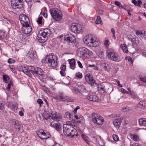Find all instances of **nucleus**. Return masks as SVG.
<instances>
[{"instance_id":"f257e3e1","label":"nucleus","mask_w":146,"mask_h":146,"mask_svg":"<svg viewBox=\"0 0 146 146\" xmlns=\"http://www.w3.org/2000/svg\"><path fill=\"white\" fill-rule=\"evenodd\" d=\"M83 41L88 46L96 47L100 44V42L97 38L92 35H89L84 37Z\"/></svg>"},{"instance_id":"f03ea898","label":"nucleus","mask_w":146,"mask_h":146,"mask_svg":"<svg viewBox=\"0 0 146 146\" xmlns=\"http://www.w3.org/2000/svg\"><path fill=\"white\" fill-rule=\"evenodd\" d=\"M107 55L111 60L115 62H119L123 58L118 55L113 49L109 50L107 51Z\"/></svg>"},{"instance_id":"7ed1b4c3","label":"nucleus","mask_w":146,"mask_h":146,"mask_svg":"<svg viewBox=\"0 0 146 146\" xmlns=\"http://www.w3.org/2000/svg\"><path fill=\"white\" fill-rule=\"evenodd\" d=\"M50 12L54 20L59 21L61 19L62 16V13L56 8H52L50 9Z\"/></svg>"},{"instance_id":"20e7f679","label":"nucleus","mask_w":146,"mask_h":146,"mask_svg":"<svg viewBox=\"0 0 146 146\" xmlns=\"http://www.w3.org/2000/svg\"><path fill=\"white\" fill-rule=\"evenodd\" d=\"M92 121L94 123L100 125L102 124L104 122L103 118L100 115L95 113H93L91 115Z\"/></svg>"},{"instance_id":"39448f33","label":"nucleus","mask_w":146,"mask_h":146,"mask_svg":"<svg viewBox=\"0 0 146 146\" xmlns=\"http://www.w3.org/2000/svg\"><path fill=\"white\" fill-rule=\"evenodd\" d=\"M58 58L55 56L49 55L48 57L47 63L49 66L56 67L57 64Z\"/></svg>"},{"instance_id":"423d86ee","label":"nucleus","mask_w":146,"mask_h":146,"mask_svg":"<svg viewBox=\"0 0 146 146\" xmlns=\"http://www.w3.org/2000/svg\"><path fill=\"white\" fill-rule=\"evenodd\" d=\"M86 90L85 87L83 85L76 86L72 89V91L74 93L78 94H82V92H85Z\"/></svg>"},{"instance_id":"0eeeda50","label":"nucleus","mask_w":146,"mask_h":146,"mask_svg":"<svg viewBox=\"0 0 146 146\" xmlns=\"http://www.w3.org/2000/svg\"><path fill=\"white\" fill-rule=\"evenodd\" d=\"M51 34V31L49 29L45 28L40 30L39 31L38 35L42 36L43 38H47Z\"/></svg>"},{"instance_id":"6e6552de","label":"nucleus","mask_w":146,"mask_h":146,"mask_svg":"<svg viewBox=\"0 0 146 146\" xmlns=\"http://www.w3.org/2000/svg\"><path fill=\"white\" fill-rule=\"evenodd\" d=\"M19 19L21 22L22 26L24 25H28L30 24V21L28 17L25 15L22 14L19 16Z\"/></svg>"},{"instance_id":"1a4fd4ad","label":"nucleus","mask_w":146,"mask_h":146,"mask_svg":"<svg viewBox=\"0 0 146 146\" xmlns=\"http://www.w3.org/2000/svg\"><path fill=\"white\" fill-rule=\"evenodd\" d=\"M22 0H12L11 5L15 9L21 8L23 7Z\"/></svg>"},{"instance_id":"9d476101","label":"nucleus","mask_w":146,"mask_h":146,"mask_svg":"<svg viewBox=\"0 0 146 146\" xmlns=\"http://www.w3.org/2000/svg\"><path fill=\"white\" fill-rule=\"evenodd\" d=\"M64 38L70 45H72L75 42V38L74 36L71 34L66 35L64 37Z\"/></svg>"},{"instance_id":"9b49d317","label":"nucleus","mask_w":146,"mask_h":146,"mask_svg":"<svg viewBox=\"0 0 146 146\" xmlns=\"http://www.w3.org/2000/svg\"><path fill=\"white\" fill-rule=\"evenodd\" d=\"M71 30L74 33H77L80 32L82 30V27L79 24H73L71 27Z\"/></svg>"},{"instance_id":"f8f14e48","label":"nucleus","mask_w":146,"mask_h":146,"mask_svg":"<svg viewBox=\"0 0 146 146\" xmlns=\"http://www.w3.org/2000/svg\"><path fill=\"white\" fill-rule=\"evenodd\" d=\"M73 127L66 124L63 125V131L65 135L69 136L71 131L72 130Z\"/></svg>"},{"instance_id":"ddd939ff","label":"nucleus","mask_w":146,"mask_h":146,"mask_svg":"<svg viewBox=\"0 0 146 146\" xmlns=\"http://www.w3.org/2000/svg\"><path fill=\"white\" fill-rule=\"evenodd\" d=\"M51 118L54 121H60L62 120V116L61 114L57 113L56 112L52 113Z\"/></svg>"},{"instance_id":"4468645a","label":"nucleus","mask_w":146,"mask_h":146,"mask_svg":"<svg viewBox=\"0 0 146 146\" xmlns=\"http://www.w3.org/2000/svg\"><path fill=\"white\" fill-rule=\"evenodd\" d=\"M86 98L90 101L94 102H98L100 100L98 97L96 95L92 93L88 94Z\"/></svg>"},{"instance_id":"2eb2a0df","label":"nucleus","mask_w":146,"mask_h":146,"mask_svg":"<svg viewBox=\"0 0 146 146\" xmlns=\"http://www.w3.org/2000/svg\"><path fill=\"white\" fill-rule=\"evenodd\" d=\"M30 24L28 25H25L22 26V31L25 34H29L32 31V27L30 25Z\"/></svg>"},{"instance_id":"dca6fc26","label":"nucleus","mask_w":146,"mask_h":146,"mask_svg":"<svg viewBox=\"0 0 146 146\" xmlns=\"http://www.w3.org/2000/svg\"><path fill=\"white\" fill-rule=\"evenodd\" d=\"M79 51L80 54L84 57H87L89 56V50L87 48L84 47H82L79 48Z\"/></svg>"},{"instance_id":"f3484780","label":"nucleus","mask_w":146,"mask_h":146,"mask_svg":"<svg viewBox=\"0 0 146 146\" xmlns=\"http://www.w3.org/2000/svg\"><path fill=\"white\" fill-rule=\"evenodd\" d=\"M36 76H41V77H44V72L43 70L40 68L37 67L35 69V71L34 74Z\"/></svg>"},{"instance_id":"a211bd4d","label":"nucleus","mask_w":146,"mask_h":146,"mask_svg":"<svg viewBox=\"0 0 146 146\" xmlns=\"http://www.w3.org/2000/svg\"><path fill=\"white\" fill-rule=\"evenodd\" d=\"M128 38L134 44L137 45L139 44V40L138 38L136 36L134 35L133 37L131 36V37H128Z\"/></svg>"},{"instance_id":"6ab92c4d","label":"nucleus","mask_w":146,"mask_h":146,"mask_svg":"<svg viewBox=\"0 0 146 146\" xmlns=\"http://www.w3.org/2000/svg\"><path fill=\"white\" fill-rule=\"evenodd\" d=\"M122 120V119L121 118L115 119L113 121L114 126L117 127H119L121 125Z\"/></svg>"},{"instance_id":"aec40b11","label":"nucleus","mask_w":146,"mask_h":146,"mask_svg":"<svg viewBox=\"0 0 146 146\" xmlns=\"http://www.w3.org/2000/svg\"><path fill=\"white\" fill-rule=\"evenodd\" d=\"M50 126L54 127L56 130L60 131L61 129L62 126L59 123H51L50 124Z\"/></svg>"},{"instance_id":"412c9836","label":"nucleus","mask_w":146,"mask_h":146,"mask_svg":"<svg viewBox=\"0 0 146 146\" xmlns=\"http://www.w3.org/2000/svg\"><path fill=\"white\" fill-rule=\"evenodd\" d=\"M85 79L88 82H91V84L92 83L94 84L95 82L94 80L92 77L91 76L90 74H88L86 76Z\"/></svg>"},{"instance_id":"4be33fe9","label":"nucleus","mask_w":146,"mask_h":146,"mask_svg":"<svg viewBox=\"0 0 146 146\" xmlns=\"http://www.w3.org/2000/svg\"><path fill=\"white\" fill-rule=\"evenodd\" d=\"M37 134L38 137L42 140L45 139V137L44 135V132L42 129H40L37 131Z\"/></svg>"},{"instance_id":"5701e85b","label":"nucleus","mask_w":146,"mask_h":146,"mask_svg":"<svg viewBox=\"0 0 146 146\" xmlns=\"http://www.w3.org/2000/svg\"><path fill=\"white\" fill-rule=\"evenodd\" d=\"M99 92L101 94H103L105 92V88L104 86L101 85H99L98 87Z\"/></svg>"},{"instance_id":"b1692460","label":"nucleus","mask_w":146,"mask_h":146,"mask_svg":"<svg viewBox=\"0 0 146 146\" xmlns=\"http://www.w3.org/2000/svg\"><path fill=\"white\" fill-rule=\"evenodd\" d=\"M139 123L141 125L146 126V118H143L139 119Z\"/></svg>"},{"instance_id":"393cba45","label":"nucleus","mask_w":146,"mask_h":146,"mask_svg":"<svg viewBox=\"0 0 146 146\" xmlns=\"http://www.w3.org/2000/svg\"><path fill=\"white\" fill-rule=\"evenodd\" d=\"M61 70L60 72V74L62 76H64L65 71L66 70V66L65 65H62L60 68Z\"/></svg>"},{"instance_id":"a878e982","label":"nucleus","mask_w":146,"mask_h":146,"mask_svg":"<svg viewBox=\"0 0 146 146\" xmlns=\"http://www.w3.org/2000/svg\"><path fill=\"white\" fill-rule=\"evenodd\" d=\"M139 107L141 109L146 108V102L144 101H141L138 104Z\"/></svg>"},{"instance_id":"bb28decb","label":"nucleus","mask_w":146,"mask_h":146,"mask_svg":"<svg viewBox=\"0 0 146 146\" xmlns=\"http://www.w3.org/2000/svg\"><path fill=\"white\" fill-rule=\"evenodd\" d=\"M78 134L76 130L73 127L72 130L71 131L69 136L71 137L74 136V135L76 136Z\"/></svg>"},{"instance_id":"cd10ccee","label":"nucleus","mask_w":146,"mask_h":146,"mask_svg":"<svg viewBox=\"0 0 146 146\" xmlns=\"http://www.w3.org/2000/svg\"><path fill=\"white\" fill-rule=\"evenodd\" d=\"M75 120H72L71 121H69L66 122V125H69L71 127H73L76 126V123Z\"/></svg>"},{"instance_id":"c85d7f7f","label":"nucleus","mask_w":146,"mask_h":146,"mask_svg":"<svg viewBox=\"0 0 146 146\" xmlns=\"http://www.w3.org/2000/svg\"><path fill=\"white\" fill-rule=\"evenodd\" d=\"M120 47L121 48L124 52L125 53H127L128 52V50L127 48V45L125 44H121Z\"/></svg>"},{"instance_id":"c756f323","label":"nucleus","mask_w":146,"mask_h":146,"mask_svg":"<svg viewBox=\"0 0 146 146\" xmlns=\"http://www.w3.org/2000/svg\"><path fill=\"white\" fill-rule=\"evenodd\" d=\"M36 68V67H34L31 66L28 67V70L29 73V72H31V73L34 75L35 71Z\"/></svg>"},{"instance_id":"7c9ffc66","label":"nucleus","mask_w":146,"mask_h":146,"mask_svg":"<svg viewBox=\"0 0 146 146\" xmlns=\"http://www.w3.org/2000/svg\"><path fill=\"white\" fill-rule=\"evenodd\" d=\"M130 137L135 141H138L139 140V137L136 135H133L132 134H130Z\"/></svg>"},{"instance_id":"2f4dec72","label":"nucleus","mask_w":146,"mask_h":146,"mask_svg":"<svg viewBox=\"0 0 146 146\" xmlns=\"http://www.w3.org/2000/svg\"><path fill=\"white\" fill-rule=\"evenodd\" d=\"M74 117H75L74 119H76L74 120L78 122H80L81 120L83 119V117L82 116L80 115L79 116L76 114L74 115Z\"/></svg>"},{"instance_id":"473e14b6","label":"nucleus","mask_w":146,"mask_h":146,"mask_svg":"<svg viewBox=\"0 0 146 146\" xmlns=\"http://www.w3.org/2000/svg\"><path fill=\"white\" fill-rule=\"evenodd\" d=\"M72 114H71L70 112L68 111L65 113V117L68 119L70 120L73 118Z\"/></svg>"},{"instance_id":"72a5a7b5","label":"nucleus","mask_w":146,"mask_h":146,"mask_svg":"<svg viewBox=\"0 0 146 146\" xmlns=\"http://www.w3.org/2000/svg\"><path fill=\"white\" fill-rule=\"evenodd\" d=\"M42 115L43 118L45 119H47L50 118V114L47 113L46 112H44Z\"/></svg>"},{"instance_id":"f704fd0d","label":"nucleus","mask_w":146,"mask_h":146,"mask_svg":"<svg viewBox=\"0 0 146 146\" xmlns=\"http://www.w3.org/2000/svg\"><path fill=\"white\" fill-rule=\"evenodd\" d=\"M132 3L135 5L140 7V5L142 3V1L140 0H138L137 2L135 0H132Z\"/></svg>"},{"instance_id":"c9c22d12","label":"nucleus","mask_w":146,"mask_h":146,"mask_svg":"<svg viewBox=\"0 0 146 146\" xmlns=\"http://www.w3.org/2000/svg\"><path fill=\"white\" fill-rule=\"evenodd\" d=\"M69 64H70V66L71 67L72 69H74V68H72V67H73L75 65V60L74 59H72L69 62Z\"/></svg>"},{"instance_id":"e433bc0d","label":"nucleus","mask_w":146,"mask_h":146,"mask_svg":"<svg viewBox=\"0 0 146 146\" xmlns=\"http://www.w3.org/2000/svg\"><path fill=\"white\" fill-rule=\"evenodd\" d=\"M28 67H24L23 68V70H26V72H24V73L25 74L27 75H28L29 76H31V74L29 73L28 70Z\"/></svg>"},{"instance_id":"4c0bfd02","label":"nucleus","mask_w":146,"mask_h":146,"mask_svg":"<svg viewBox=\"0 0 146 146\" xmlns=\"http://www.w3.org/2000/svg\"><path fill=\"white\" fill-rule=\"evenodd\" d=\"M82 136L83 139L88 144H90L89 139L85 135H82Z\"/></svg>"},{"instance_id":"58836bf2","label":"nucleus","mask_w":146,"mask_h":146,"mask_svg":"<svg viewBox=\"0 0 146 146\" xmlns=\"http://www.w3.org/2000/svg\"><path fill=\"white\" fill-rule=\"evenodd\" d=\"M27 55L28 56L29 58H30L31 59H33L35 57L34 54V53L32 52V51L31 52L29 51L28 52Z\"/></svg>"},{"instance_id":"ea45409f","label":"nucleus","mask_w":146,"mask_h":146,"mask_svg":"<svg viewBox=\"0 0 146 146\" xmlns=\"http://www.w3.org/2000/svg\"><path fill=\"white\" fill-rule=\"evenodd\" d=\"M105 65L104 67V69L106 71H109L110 69V65L104 63Z\"/></svg>"},{"instance_id":"a19ab883","label":"nucleus","mask_w":146,"mask_h":146,"mask_svg":"<svg viewBox=\"0 0 146 146\" xmlns=\"http://www.w3.org/2000/svg\"><path fill=\"white\" fill-rule=\"evenodd\" d=\"M102 22L101 18L100 17H98L96 21V23L97 24H100Z\"/></svg>"},{"instance_id":"79ce46f5","label":"nucleus","mask_w":146,"mask_h":146,"mask_svg":"<svg viewBox=\"0 0 146 146\" xmlns=\"http://www.w3.org/2000/svg\"><path fill=\"white\" fill-rule=\"evenodd\" d=\"M17 69L19 71L22 72H26V70H23V67L21 65H19L17 66Z\"/></svg>"},{"instance_id":"37998d69","label":"nucleus","mask_w":146,"mask_h":146,"mask_svg":"<svg viewBox=\"0 0 146 146\" xmlns=\"http://www.w3.org/2000/svg\"><path fill=\"white\" fill-rule=\"evenodd\" d=\"M140 80L146 84V76H144L140 78Z\"/></svg>"},{"instance_id":"c03bdc74","label":"nucleus","mask_w":146,"mask_h":146,"mask_svg":"<svg viewBox=\"0 0 146 146\" xmlns=\"http://www.w3.org/2000/svg\"><path fill=\"white\" fill-rule=\"evenodd\" d=\"M9 67L11 71L13 73H14L15 71V70L14 66L13 65H9Z\"/></svg>"},{"instance_id":"a18cd8bd","label":"nucleus","mask_w":146,"mask_h":146,"mask_svg":"<svg viewBox=\"0 0 146 146\" xmlns=\"http://www.w3.org/2000/svg\"><path fill=\"white\" fill-rule=\"evenodd\" d=\"M113 137L114 140L115 141H117L119 139L118 136L116 135H113Z\"/></svg>"},{"instance_id":"49530a36","label":"nucleus","mask_w":146,"mask_h":146,"mask_svg":"<svg viewBox=\"0 0 146 146\" xmlns=\"http://www.w3.org/2000/svg\"><path fill=\"white\" fill-rule=\"evenodd\" d=\"M15 62V60L11 58H9L8 60V62L9 64L14 63Z\"/></svg>"},{"instance_id":"de8ad7c7","label":"nucleus","mask_w":146,"mask_h":146,"mask_svg":"<svg viewBox=\"0 0 146 146\" xmlns=\"http://www.w3.org/2000/svg\"><path fill=\"white\" fill-rule=\"evenodd\" d=\"M42 17H39L36 20L37 22L39 24H42Z\"/></svg>"},{"instance_id":"09e8293b","label":"nucleus","mask_w":146,"mask_h":146,"mask_svg":"<svg viewBox=\"0 0 146 146\" xmlns=\"http://www.w3.org/2000/svg\"><path fill=\"white\" fill-rule=\"evenodd\" d=\"M12 85V83L11 82H10L8 84L7 87L6 89L8 91H9L10 89L11 85Z\"/></svg>"},{"instance_id":"8fccbe9b","label":"nucleus","mask_w":146,"mask_h":146,"mask_svg":"<svg viewBox=\"0 0 146 146\" xmlns=\"http://www.w3.org/2000/svg\"><path fill=\"white\" fill-rule=\"evenodd\" d=\"M47 39L46 38H44V39L40 38L38 39V41L40 43H43L47 40Z\"/></svg>"},{"instance_id":"3c124183","label":"nucleus","mask_w":146,"mask_h":146,"mask_svg":"<svg viewBox=\"0 0 146 146\" xmlns=\"http://www.w3.org/2000/svg\"><path fill=\"white\" fill-rule=\"evenodd\" d=\"M111 31L113 34V38L115 39L116 38L115 36V30L113 28H111Z\"/></svg>"},{"instance_id":"603ef678","label":"nucleus","mask_w":146,"mask_h":146,"mask_svg":"<svg viewBox=\"0 0 146 146\" xmlns=\"http://www.w3.org/2000/svg\"><path fill=\"white\" fill-rule=\"evenodd\" d=\"M89 67H93L96 70H97L98 69V67L97 66H96L94 64H89Z\"/></svg>"},{"instance_id":"864d4df0","label":"nucleus","mask_w":146,"mask_h":146,"mask_svg":"<svg viewBox=\"0 0 146 146\" xmlns=\"http://www.w3.org/2000/svg\"><path fill=\"white\" fill-rule=\"evenodd\" d=\"M130 110V108L129 107H124L121 109L122 111H128Z\"/></svg>"},{"instance_id":"5fc2aeb1","label":"nucleus","mask_w":146,"mask_h":146,"mask_svg":"<svg viewBox=\"0 0 146 146\" xmlns=\"http://www.w3.org/2000/svg\"><path fill=\"white\" fill-rule=\"evenodd\" d=\"M76 76L80 78H82V76L81 73L78 72L76 74Z\"/></svg>"},{"instance_id":"6e6d98bb","label":"nucleus","mask_w":146,"mask_h":146,"mask_svg":"<svg viewBox=\"0 0 146 146\" xmlns=\"http://www.w3.org/2000/svg\"><path fill=\"white\" fill-rule=\"evenodd\" d=\"M3 81L6 82L8 80L7 79H8V76L6 75H3Z\"/></svg>"},{"instance_id":"4d7b16f0","label":"nucleus","mask_w":146,"mask_h":146,"mask_svg":"<svg viewBox=\"0 0 146 146\" xmlns=\"http://www.w3.org/2000/svg\"><path fill=\"white\" fill-rule=\"evenodd\" d=\"M37 102L40 104V106H41V104L43 103V102L42 100L40 99H38L37 100Z\"/></svg>"},{"instance_id":"13d9d810","label":"nucleus","mask_w":146,"mask_h":146,"mask_svg":"<svg viewBox=\"0 0 146 146\" xmlns=\"http://www.w3.org/2000/svg\"><path fill=\"white\" fill-rule=\"evenodd\" d=\"M104 44L106 47L108 46L109 44V40H105L104 42Z\"/></svg>"},{"instance_id":"bf43d9fd","label":"nucleus","mask_w":146,"mask_h":146,"mask_svg":"<svg viewBox=\"0 0 146 146\" xmlns=\"http://www.w3.org/2000/svg\"><path fill=\"white\" fill-rule=\"evenodd\" d=\"M127 90L128 91L127 93L128 94H130L131 93H133V92H134V91L131 90V89L130 88H128Z\"/></svg>"},{"instance_id":"052dcab7","label":"nucleus","mask_w":146,"mask_h":146,"mask_svg":"<svg viewBox=\"0 0 146 146\" xmlns=\"http://www.w3.org/2000/svg\"><path fill=\"white\" fill-rule=\"evenodd\" d=\"M65 98L68 102H72L73 101L72 99L69 97L66 96V97Z\"/></svg>"},{"instance_id":"680f3d73","label":"nucleus","mask_w":146,"mask_h":146,"mask_svg":"<svg viewBox=\"0 0 146 146\" xmlns=\"http://www.w3.org/2000/svg\"><path fill=\"white\" fill-rule=\"evenodd\" d=\"M121 92L123 93L127 94L128 93V91L123 88H121Z\"/></svg>"},{"instance_id":"e2e57ef3","label":"nucleus","mask_w":146,"mask_h":146,"mask_svg":"<svg viewBox=\"0 0 146 146\" xmlns=\"http://www.w3.org/2000/svg\"><path fill=\"white\" fill-rule=\"evenodd\" d=\"M131 98L135 99L136 98L135 93L134 92L133 93H131L129 94Z\"/></svg>"},{"instance_id":"0e129e2a","label":"nucleus","mask_w":146,"mask_h":146,"mask_svg":"<svg viewBox=\"0 0 146 146\" xmlns=\"http://www.w3.org/2000/svg\"><path fill=\"white\" fill-rule=\"evenodd\" d=\"M80 108V107L79 106H77L73 110V112L75 114L76 113L77 110L78 109H79Z\"/></svg>"},{"instance_id":"69168bd1","label":"nucleus","mask_w":146,"mask_h":146,"mask_svg":"<svg viewBox=\"0 0 146 146\" xmlns=\"http://www.w3.org/2000/svg\"><path fill=\"white\" fill-rule=\"evenodd\" d=\"M77 62L79 67L81 68H83V66L81 62L79 61H78Z\"/></svg>"},{"instance_id":"338daca9","label":"nucleus","mask_w":146,"mask_h":146,"mask_svg":"<svg viewBox=\"0 0 146 146\" xmlns=\"http://www.w3.org/2000/svg\"><path fill=\"white\" fill-rule=\"evenodd\" d=\"M130 146H140V145L139 143H135L132 145H131Z\"/></svg>"},{"instance_id":"774afa93","label":"nucleus","mask_w":146,"mask_h":146,"mask_svg":"<svg viewBox=\"0 0 146 146\" xmlns=\"http://www.w3.org/2000/svg\"><path fill=\"white\" fill-rule=\"evenodd\" d=\"M142 31H137L136 33V34L137 35H140V34L142 33Z\"/></svg>"}]
</instances>
